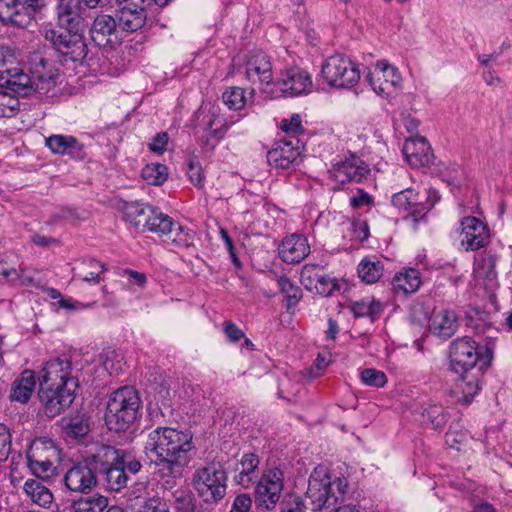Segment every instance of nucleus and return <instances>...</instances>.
Returning a JSON list of instances; mask_svg holds the SVG:
<instances>
[{
  "instance_id": "4d7b16f0",
  "label": "nucleus",
  "mask_w": 512,
  "mask_h": 512,
  "mask_svg": "<svg viewBox=\"0 0 512 512\" xmlns=\"http://www.w3.org/2000/svg\"><path fill=\"white\" fill-rule=\"evenodd\" d=\"M11 451V434L4 424H0V461L7 459Z\"/></svg>"
},
{
  "instance_id": "aec40b11",
  "label": "nucleus",
  "mask_w": 512,
  "mask_h": 512,
  "mask_svg": "<svg viewBox=\"0 0 512 512\" xmlns=\"http://www.w3.org/2000/svg\"><path fill=\"white\" fill-rule=\"evenodd\" d=\"M117 4L119 5L117 22L122 30L126 32H136L145 25L149 5L133 3Z\"/></svg>"
},
{
  "instance_id": "6e6552de",
  "label": "nucleus",
  "mask_w": 512,
  "mask_h": 512,
  "mask_svg": "<svg viewBox=\"0 0 512 512\" xmlns=\"http://www.w3.org/2000/svg\"><path fill=\"white\" fill-rule=\"evenodd\" d=\"M450 367L455 373H465L477 368L486 369L491 362L492 352L482 356L476 342L468 337L454 340L450 346Z\"/></svg>"
},
{
  "instance_id": "a19ab883",
  "label": "nucleus",
  "mask_w": 512,
  "mask_h": 512,
  "mask_svg": "<svg viewBox=\"0 0 512 512\" xmlns=\"http://www.w3.org/2000/svg\"><path fill=\"white\" fill-rule=\"evenodd\" d=\"M107 506L108 499L99 494L81 497L72 504L74 512H103Z\"/></svg>"
},
{
  "instance_id": "bf43d9fd",
  "label": "nucleus",
  "mask_w": 512,
  "mask_h": 512,
  "mask_svg": "<svg viewBox=\"0 0 512 512\" xmlns=\"http://www.w3.org/2000/svg\"><path fill=\"white\" fill-rule=\"evenodd\" d=\"M139 512H169V507L161 498L151 497L145 501Z\"/></svg>"
},
{
  "instance_id": "5701e85b",
  "label": "nucleus",
  "mask_w": 512,
  "mask_h": 512,
  "mask_svg": "<svg viewBox=\"0 0 512 512\" xmlns=\"http://www.w3.org/2000/svg\"><path fill=\"white\" fill-rule=\"evenodd\" d=\"M0 87L27 97L32 95V77L19 67L7 68L0 71Z\"/></svg>"
},
{
  "instance_id": "e433bc0d",
  "label": "nucleus",
  "mask_w": 512,
  "mask_h": 512,
  "mask_svg": "<svg viewBox=\"0 0 512 512\" xmlns=\"http://www.w3.org/2000/svg\"><path fill=\"white\" fill-rule=\"evenodd\" d=\"M358 275L367 284L376 283L383 275L384 265L382 261L374 259H363L358 265Z\"/></svg>"
},
{
  "instance_id": "338daca9",
  "label": "nucleus",
  "mask_w": 512,
  "mask_h": 512,
  "mask_svg": "<svg viewBox=\"0 0 512 512\" xmlns=\"http://www.w3.org/2000/svg\"><path fill=\"white\" fill-rule=\"evenodd\" d=\"M16 56L14 49L8 46L0 47V65H6L8 63L13 64L16 62Z\"/></svg>"
},
{
  "instance_id": "f03ea898",
  "label": "nucleus",
  "mask_w": 512,
  "mask_h": 512,
  "mask_svg": "<svg viewBox=\"0 0 512 512\" xmlns=\"http://www.w3.org/2000/svg\"><path fill=\"white\" fill-rule=\"evenodd\" d=\"M80 0H59L57 20L60 28L45 31V38L61 54L63 61L79 62L87 55V45L80 31L84 26Z\"/></svg>"
},
{
  "instance_id": "c03bdc74",
  "label": "nucleus",
  "mask_w": 512,
  "mask_h": 512,
  "mask_svg": "<svg viewBox=\"0 0 512 512\" xmlns=\"http://www.w3.org/2000/svg\"><path fill=\"white\" fill-rule=\"evenodd\" d=\"M222 100L230 110H241L247 103L248 98L245 95V90L240 87H230L222 94Z\"/></svg>"
},
{
  "instance_id": "37998d69",
  "label": "nucleus",
  "mask_w": 512,
  "mask_h": 512,
  "mask_svg": "<svg viewBox=\"0 0 512 512\" xmlns=\"http://www.w3.org/2000/svg\"><path fill=\"white\" fill-rule=\"evenodd\" d=\"M142 177L150 185H161L168 178V168L161 163L147 164L142 170Z\"/></svg>"
},
{
  "instance_id": "9b49d317",
  "label": "nucleus",
  "mask_w": 512,
  "mask_h": 512,
  "mask_svg": "<svg viewBox=\"0 0 512 512\" xmlns=\"http://www.w3.org/2000/svg\"><path fill=\"white\" fill-rule=\"evenodd\" d=\"M284 488V473L274 467L266 470L256 483L254 498L258 507L272 510L276 507Z\"/></svg>"
},
{
  "instance_id": "6ab92c4d",
  "label": "nucleus",
  "mask_w": 512,
  "mask_h": 512,
  "mask_svg": "<svg viewBox=\"0 0 512 512\" xmlns=\"http://www.w3.org/2000/svg\"><path fill=\"white\" fill-rule=\"evenodd\" d=\"M278 252L283 262L296 264L303 261L309 255L310 245L305 236L291 234L282 240Z\"/></svg>"
},
{
  "instance_id": "5fc2aeb1",
  "label": "nucleus",
  "mask_w": 512,
  "mask_h": 512,
  "mask_svg": "<svg viewBox=\"0 0 512 512\" xmlns=\"http://www.w3.org/2000/svg\"><path fill=\"white\" fill-rule=\"evenodd\" d=\"M189 180L197 187H203L204 175L202 166L196 157H190L187 162Z\"/></svg>"
},
{
  "instance_id": "a211bd4d",
  "label": "nucleus",
  "mask_w": 512,
  "mask_h": 512,
  "mask_svg": "<svg viewBox=\"0 0 512 512\" xmlns=\"http://www.w3.org/2000/svg\"><path fill=\"white\" fill-rule=\"evenodd\" d=\"M245 75L253 84H270L273 72L269 56L261 51L250 53L245 63Z\"/></svg>"
},
{
  "instance_id": "dca6fc26",
  "label": "nucleus",
  "mask_w": 512,
  "mask_h": 512,
  "mask_svg": "<svg viewBox=\"0 0 512 512\" xmlns=\"http://www.w3.org/2000/svg\"><path fill=\"white\" fill-rule=\"evenodd\" d=\"M275 92L285 97L299 96L310 91L312 79L308 72L300 68H290L273 83Z\"/></svg>"
},
{
  "instance_id": "69168bd1",
  "label": "nucleus",
  "mask_w": 512,
  "mask_h": 512,
  "mask_svg": "<svg viewBox=\"0 0 512 512\" xmlns=\"http://www.w3.org/2000/svg\"><path fill=\"white\" fill-rule=\"evenodd\" d=\"M224 332L228 339L232 342L239 341L244 337V332L234 323L226 322L224 325Z\"/></svg>"
},
{
  "instance_id": "e2e57ef3",
  "label": "nucleus",
  "mask_w": 512,
  "mask_h": 512,
  "mask_svg": "<svg viewBox=\"0 0 512 512\" xmlns=\"http://www.w3.org/2000/svg\"><path fill=\"white\" fill-rule=\"evenodd\" d=\"M252 506V499L248 494L237 495L233 501L231 510L235 512H249Z\"/></svg>"
},
{
  "instance_id": "79ce46f5",
  "label": "nucleus",
  "mask_w": 512,
  "mask_h": 512,
  "mask_svg": "<svg viewBox=\"0 0 512 512\" xmlns=\"http://www.w3.org/2000/svg\"><path fill=\"white\" fill-rule=\"evenodd\" d=\"M56 461L27 459V466L32 475L40 480H48L55 475Z\"/></svg>"
},
{
  "instance_id": "8fccbe9b",
  "label": "nucleus",
  "mask_w": 512,
  "mask_h": 512,
  "mask_svg": "<svg viewBox=\"0 0 512 512\" xmlns=\"http://www.w3.org/2000/svg\"><path fill=\"white\" fill-rule=\"evenodd\" d=\"M360 377L365 385L375 388L384 387L387 383L386 374L383 371L374 368H366L362 370Z\"/></svg>"
},
{
  "instance_id": "f257e3e1",
  "label": "nucleus",
  "mask_w": 512,
  "mask_h": 512,
  "mask_svg": "<svg viewBox=\"0 0 512 512\" xmlns=\"http://www.w3.org/2000/svg\"><path fill=\"white\" fill-rule=\"evenodd\" d=\"M192 435L170 427H158L147 437L144 451L161 478H180L189 463Z\"/></svg>"
},
{
  "instance_id": "2f4dec72",
  "label": "nucleus",
  "mask_w": 512,
  "mask_h": 512,
  "mask_svg": "<svg viewBox=\"0 0 512 512\" xmlns=\"http://www.w3.org/2000/svg\"><path fill=\"white\" fill-rule=\"evenodd\" d=\"M23 489L30 500L40 507L49 508L53 502L52 492L39 480H26Z\"/></svg>"
},
{
  "instance_id": "a18cd8bd",
  "label": "nucleus",
  "mask_w": 512,
  "mask_h": 512,
  "mask_svg": "<svg viewBox=\"0 0 512 512\" xmlns=\"http://www.w3.org/2000/svg\"><path fill=\"white\" fill-rule=\"evenodd\" d=\"M278 285L286 299L287 308L290 309L291 307L296 306L302 298V291L300 287L292 283V281L286 276L278 278Z\"/></svg>"
},
{
  "instance_id": "4468645a",
  "label": "nucleus",
  "mask_w": 512,
  "mask_h": 512,
  "mask_svg": "<svg viewBox=\"0 0 512 512\" xmlns=\"http://www.w3.org/2000/svg\"><path fill=\"white\" fill-rule=\"evenodd\" d=\"M301 154L300 140L296 137H287L274 144L267 153V160L274 167L289 169L299 162Z\"/></svg>"
},
{
  "instance_id": "423d86ee",
  "label": "nucleus",
  "mask_w": 512,
  "mask_h": 512,
  "mask_svg": "<svg viewBox=\"0 0 512 512\" xmlns=\"http://www.w3.org/2000/svg\"><path fill=\"white\" fill-rule=\"evenodd\" d=\"M90 462L110 491L119 492L127 486L129 475L121 468L123 453L109 445L100 446L90 455Z\"/></svg>"
},
{
  "instance_id": "f704fd0d",
  "label": "nucleus",
  "mask_w": 512,
  "mask_h": 512,
  "mask_svg": "<svg viewBox=\"0 0 512 512\" xmlns=\"http://www.w3.org/2000/svg\"><path fill=\"white\" fill-rule=\"evenodd\" d=\"M384 305L374 297H366L356 301L351 306L353 315L357 318L369 317L372 321L383 312Z\"/></svg>"
},
{
  "instance_id": "3c124183",
  "label": "nucleus",
  "mask_w": 512,
  "mask_h": 512,
  "mask_svg": "<svg viewBox=\"0 0 512 512\" xmlns=\"http://www.w3.org/2000/svg\"><path fill=\"white\" fill-rule=\"evenodd\" d=\"M56 86V79L53 75L43 76L37 75L32 78V94L38 93L40 95H46L50 93Z\"/></svg>"
},
{
  "instance_id": "c85d7f7f",
  "label": "nucleus",
  "mask_w": 512,
  "mask_h": 512,
  "mask_svg": "<svg viewBox=\"0 0 512 512\" xmlns=\"http://www.w3.org/2000/svg\"><path fill=\"white\" fill-rule=\"evenodd\" d=\"M484 370L485 369L477 368L476 370L465 373H458L460 379L457 387L461 391L462 399L465 403H470L474 396L480 391V378L483 376Z\"/></svg>"
},
{
  "instance_id": "f8f14e48",
  "label": "nucleus",
  "mask_w": 512,
  "mask_h": 512,
  "mask_svg": "<svg viewBox=\"0 0 512 512\" xmlns=\"http://www.w3.org/2000/svg\"><path fill=\"white\" fill-rule=\"evenodd\" d=\"M43 6L44 0H0V20L7 25L25 27Z\"/></svg>"
},
{
  "instance_id": "f3484780",
  "label": "nucleus",
  "mask_w": 512,
  "mask_h": 512,
  "mask_svg": "<svg viewBox=\"0 0 512 512\" xmlns=\"http://www.w3.org/2000/svg\"><path fill=\"white\" fill-rule=\"evenodd\" d=\"M489 241V230L486 224L474 216L461 221L460 242L466 250H478Z\"/></svg>"
},
{
  "instance_id": "0e129e2a",
  "label": "nucleus",
  "mask_w": 512,
  "mask_h": 512,
  "mask_svg": "<svg viewBox=\"0 0 512 512\" xmlns=\"http://www.w3.org/2000/svg\"><path fill=\"white\" fill-rule=\"evenodd\" d=\"M372 197L363 189H357V194L350 198V205L353 208H361L372 204Z\"/></svg>"
},
{
  "instance_id": "cd10ccee",
  "label": "nucleus",
  "mask_w": 512,
  "mask_h": 512,
  "mask_svg": "<svg viewBox=\"0 0 512 512\" xmlns=\"http://www.w3.org/2000/svg\"><path fill=\"white\" fill-rule=\"evenodd\" d=\"M36 387V377L33 371L25 370L11 387L10 399L20 403H27Z\"/></svg>"
},
{
  "instance_id": "b1692460",
  "label": "nucleus",
  "mask_w": 512,
  "mask_h": 512,
  "mask_svg": "<svg viewBox=\"0 0 512 512\" xmlns=\"http://www.w3.org/2000/svg\"><path fill=\"white\" fill-rule=\"evenodd\" d=\"M118 26L117 20L111 15H97L89 30L92 41L99 47H106L112 43Z\"/></svg>"
},
{
  "instance_id": "052dcab7",
  "label": "nucleus",
  "mask_w": 512,
  "mask_h": 512,
  "mask_svg": "<svg viewBox=\"0 0 512 512\" xmlns=\"http://www.w3.org/2000/svg\"><path fill=\"white\" fill-rule=\"evenodd\" d=\"M169 141V135L167 132L157 133L148 144L149 149L157 154H163L166 150V146Z\"/></svg>"
},
{
  "instance_id": "680f3d73",
  "label": "nucleus",
  "mask_w": 512,
  "mask_h": 512,
  "mask_svg": "<svg viewBox=\"0 0 512 512\" xmlns=\"http://www.w3.org/2000/svg\"><path fill=\"white\" fill-rule=\"evenodd\" d=\"M280 512H306V506L300 497H290L281 503Z\"/></svg>"
},
{
  "instance_id": "20e7f679",
  "label": "nucleus",
  "mask_w": 512,
  "mask_h": 512,
  "mask_svg": "<svg viewBox=\"0 0 512 512\" xmlns=\"http://www.w3.org/2000/svg\"><path fill=\"white\" fill-rule=\"evenodd\" d=\"M348 488L345 477L333 475L324 465H318L310 474L306 498L313 511L333 507Z\"/></svg>"
},
{
  "instance_id": "ea45409f",
  "label": "nucleus",
  "mask_w": 512,
  "mask_h": 512,
  "mask_svg": "<svg viewBox=\"0 0 512 512\" xmlns=\"http://www.w3.org/2000/svg\"><path fill=\"white\" fill-rule=\"evenodd\" d=\"M106 269L107 268L104 263L96 259H89L82 262L79 276L83 281L96 285L101 282V275L106 271Z\"/></svg>"
},
{
  "instance_id": "09e8293b",
  "label": "nucleus",
  "mask_w": 512,
  "mask_h": 512,
  "mask_svg": "<svg viewBox=\"0 0 512 512\" xmlns=\"http://www.w3.org/2000/svg\"><path fill=\"white\" fill-rule=\"evenodd\" d=\"M321 269L322 268L319 265L312 263L305 264L302 267L300 281L306 289L313 291V285H315L319 277L322 275V273H320Z\"/></svg>"
},
{
  "instance_id": "774afa93",
  "label": "nucleus",
  "mask_w": 512,
  "mask_h": 512,
  "mask_svg": "<svg viewBox=\"0 0 512 512\" xmlns=\"http://www.w3.org/2000/svg\"><path fill=\"white\" fill-rule=\"evenodd\" d=\"M0 275L6 280V282L10 285H18L19 282V270L15 268L6 269L3 268L0 271Z\"/></svg>"
},
{
  "instance_id": "c9c22d12",
  "label": "nucleus",
  "mask_w": 512,
  "mask_h": 512,
  "mask_svg": "<svg viewBox=\"0 0 512 512\" xmlns=\"http://www.w3.org/2000/svg\"><path fill=\"white\" fill-rule=\"evenodd\" d=\"M204 118L207 119V124L204 129L207 144L210 140L219 142L229 129V124L222 116L215 113H208Z\"/></svg>"
},
{
  "instance_id": "864d4df0",
  "label": "nucleus",
  "mask_w": 512,
  "mask_h": 512,
  "mask_svg": "<svg viewBox=\"0 0 512 512\" xmlns=\"http://www.w3.org/2000/svg\"><path fill=\"white\" fill-rule=\"evenodd\" d=\"M339 289L337 280L325 274H322L315 285H313V290L322 296H330L335 290Z\"/></svg>"
},
{
  "instance_id": "0eeeda50",
  "label": "nucleus",
  "mask_w": 512,
  "mask_h": 512,
  "mask_svg": "<svg viewBox=\"0 0 512 512\" xmlns=\"http://www.w3.org/2000/svg\"><path fill=\"white\" fill-rule=\"evenodd\" d=\"M193 486L205 503H217L226 495V471L220 463H210L195 471Z\"/></svg>"
},
{
  "instance_id": "39448f33",
  "label": "nucleus",
  "mask_w": 512,
  "mask_h": 512,
  "mask_svg": "<svg viewBox=\"0 0 512 512\" xmlns=\"http://www.w3.org/2000/svg\"><path fill=\"white\" fill-rule=\"evenodd\" d=\"M140 407V398L133 387H122L114 391L107 402L105 423L109 430L125 431L135 421Z\"/></svg>"
},
{
  "instance_id": "9d476101",
  "label": "nucleus",
  "mask_w": 512,
  "mask_h": 512,
  "mask_svg": "<svg viewBox=\"0 0 512 512\" xmlns=\"http://www.w3.org/2000/svg\"><path fill=\"white\" fill-rule=\"evenodd\" d=\"M437 200V195L433 193V195H427L426 201L422 202L418 193L411 188H406L395 193L391 201L395 208L410 211L405 220L410 223L414 230H417L421 222L427 221V213L433 208Z\"/></svg>"
},
{
  "instance_id": "13d9d810",
  "label": "nucleus",
  "mask_w": 512,
  "mask_h": 512,
  "mask_svg": "<svg viewBox=\"0 0 512 512\" xmlns=\"http://www.w3.org/2000/svg\"><path fill=\"white\" fill-rule=\"evenodd\" d=\"M117 451H121L123 453V463L121 468L125 469L127 474L130 473L134 475L141 470L142 464L137 458L133 457L130 455V453L123 449H117Z\"/></svg>"
},
{
  "instance_id": "603ef678",
  "label": "nucleus",
  "mask_w": 512,
  "mask_h": 512,
  "mask_svg": "<svg viewBox=\"0 0 512 512\" xmlns=\"http://www.w3.org/2000/svg\"><path fill=\"white\" fill-rule=\"evenodd\" d=\"M18 110V99L6 92L0 91V117H13Z\"/></svg>"
},
{
  "instance_id": "412c9836",
  "label": "nucleus",
  "mask_w": 512,
  "mask_h": 512,
  "mask_svg": "<svg viewBox=\"0 0 512 512\" xmlns=\"http://www.w3.org/2000/svg\"><path fill=\"white\" fill-rule=\"evenodd\" d=\"M408 163L414 167H426L432 164L434 155L424 137L416 136L405 141L403 148Z\"/></svg>"
},
{
  "instance_id": "393cba45",
  "label": "nucleus",
  "mask_w": 512,
  "mask_h": 512,
  "mask_svg": "<svg viewBox=\"0 0 512 512\" xmlns=\"http://www.w3.org/2000/svg\"><path fill=\"white\" fill-rule=\"evenodd\" d=\"M260 459L254 453H245L234 466L233 481L243 488H249L258 477Z\"/></svg>"
},
{
  "instance_id": "bb28decb",
  "label": "nucleus",
  "mask_w": 512,
  "mask_h": 512,
  "mask_svg": "<svg viewBox=\"0 0 512 512\" xmlns=\"http://www.w3.org/2000/svg\"><path fill=\"white\" fill-rule=\"evenodd\" d=\"M119 210L126 222H129L136 229L146 231L150 215L154 208L139 202L123 201L119 204Z\"/></svg>"
},
{
  "instance_id": "58836bf2",
  "label": "nucleus",
  "mask_w": 512,
  "mask_h": 512,
  "mask_svg": "<svg viewBox=\"0 0 512 512\" xmlns=\"http://www.w3.org/2000/svg\"><path fill=\"white\" fill-rule=\"evenodd\" d=\"M173 222L174 220L170 216L154 208L150 215L146 231L156 233L163 241L170 229L173 228Z\"/></svg>"
},
{
  "instance_id": "c756f323",
  "label": "nucleus",
  "mask_w": 512,
  "mask_h": 512,
  "mask_svg": "<svg viewBox=\"0 0 512 512\" xmlns=\"http://www.w3.org/2000/svg\"><path fill=\"white\" fill-rule=\"evenodd\" d=\"M420 284V273L414 268L404 269L397 273L392 281L394 292L397 294L402 293L404 295L416 292Z\"/></svg>"
},
{
  "instance_id": "a878e982",
  "label": "nucleus",
  "mask_w": 512,
  "mask_h": 512,
  "mask_svg": "<svg viewBox=\"0 0 512 512\" xmlns=\"http://www.w3.org/2000/svg\"><path fill=\"white\" fill-rule=\"evenodd\" d=\"M368 169L364 163L352 156L334 165L332 174L335 180L344 184L346 182H360L368 173Z\"/></svg>"
},
{
  "instance_id": "4c0bfd02",
  "label": "nucleus",
  "mask_w": 512,
  "mask_h": 512,
  "mask_svg": "<svg viewBox=\"0 0 512 512\" xmlns=\"http://www.w3.org/2000/svg\"><path fill=\"white\" fill-rule=\"evenodd\" d=\"M457 316L452 310H443L435 316L433 328L443 338L451 337L457 329Z\"/></svg>"
},
{
  "instance_id": "473e14b6",
  "label": "nucleus",
  "mask_w": 512,
  "mask_h": 512,
  "mask_svg": "<svg viewBox=\"0 0 512 512\" xmlns=\"http://www.w3.org/2000/svg\"><path fill=\"white\" fill-rule=\"evenodd\" d=\"M195 232L177 222H173V228L170 229L163 242L172 245L177 249H186L194 245Z\"/></svg>"
},
{
  "instance_id": "6e6d98bb",
  "label": "nucleus",
  "mask_w": 512,
  "mask_h": 512,
  "mask_svg": "<svg viewBox=\"0 0 512 512\" xmlns=\"http://www.w3.org/2000/svg\"><path fill=\"white\" fill-rule=\"evenodd\" d=\"M280 127L284 132L290 134H298L304 131L301 116L297 113L293 114L289 119H282Z\"/></svg>"
},
{
  "instance_id": "72a5a7b5",
  "label": "nucleus",
  "mask_w": 512,
  "mask_h": 512,
  "mask_svg": "<svg viewBox=\"0 0 512 512\" xmlns=\"http://www.w3.org/2000/svg\"><path fill=\"white\" fill-rule=\"evenodd\" d=\"M62 430L67 438H83L90 431L88 418L84 414H77L62 420Z\"/></svg>"
},
{
  "instance_id": "4be33fe9",
  "label": "nucleus",
  "mask_w": 512,
  "mask_h": 512,
  "mask_svg": "<svg viewBox=\"0 0 512 512\" xmlns=\"http://www.w3.org/2000/svg\"><path fill=\"white\" fill-rule=\"evenodd\" d=\"M45 145L56 155L69 156L73 159H83L85 157L84 145L71 135H50L45 138Z\"/></svg>"
},
{
  "instance_id": "2eb2a0df",
  "label": "nucleus",
  "mask_w": 512,
  "mask_h": 512,
  "mask_svg": "<svg viewBox=\"0 0 512 512\" xmlns=\"http://www.w3.org/2000/svg\"><path fill=\"white\" fill-rule=\"evenodd\" d=\"M64 482L72 492L86 493L96 486L97 476L90 455L67 470Z\"/></svg>"
},
{
  "instance_id": "de8ad7c7",
  "label": "nucleus",
  "mask_w": 512,
  "mask_h": 512,
  "mask_svg": "<svg viewBox=\"0 0 512 512\" xmlns=\"http://www.w3.org/2000/svg\"><path fill=\"white\" fill-rule=\"evenodd\" d=\"M422 416L434 429L442 428L448 419L445 409L440 405H429L423 410Z\"/></svg>"
},
{
  "instance_id": "ddd939ff",
  "label": "nucleus",
  "mask_w": 512,
  "mask_h": 512,
  "mask_svg": "<svg viewBox=\"0 0 512 512\" xmlns=\"http://www.w3.org/2000/svg\"><path fill=\"white\" fill-rule=\"evenodd\" d=\"M367 80L375 93L389 97L400 88L402 77L395 66L382 60L368 73Z\"/></svg>"
},
{
  "instance_id": "1a4fd4ad",
  "label": "nucleus",
  "mask_w": 512,
  "mask_h": 512,
  "mask_svg": "<svg viewBox=\"0 0 512 512\" xmlns=\"http://www.w3.org/2000/svg\"><path fill=\"white\" fill-rule=\"evenodd\" d=\"M322 76L328 85L337 88H350L360 79L357 65L347 56L335 54L322 64Z\"/></svg>"
},
{
  "instance_id": "49530a36",
  "label": "nucleus",
  "mask_w": 512,
  "mask_h": 512,
  "mask_svg": "<svg viewBox=\"0 0 512 512\" xmlns=\"http://www.w3.org/2000/svg\"><path fill=\"white\" fill-rule=\"evenodd\" d=\"M496 257L492 254L480 255L474 263V272L479 278L494 279Z\"/></svg>"
},
{
  "instance_id": "7c9ffc66",
  "label": "nucleus",
  "mask_w": 512,
  "mask_h": 512,
  "mask_svg": "<svg viewBox=\"0 0 512 512\" xmlns=\"http://www.w3.org/2000/svg\"><path fill=\"white\" fill-rule=\"evenodd\" d=\"M59 456V449L53 440L48 438H38L31 443L27 451L26 458L57 461Z\"/></svg>"
},
{
  "instance_id": "7ed1b4c3",
  "label": "nucleus",
  "mask_w": 512,
  "mask_h": 512,
  "mask_svg": "<svg viewBox=\"0 0 512 512\" xmlns=\"http://www.w3.org/2000/svg\"><path fill=\"white\" fill-rule=\"evenodd\" d=\"M71 370L69 359L54 358L41 371L38 397L48 417L59 415L74 400L78 380L71 376Z\"/></svg>"
}]
</instances>
